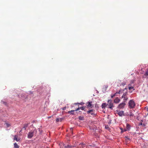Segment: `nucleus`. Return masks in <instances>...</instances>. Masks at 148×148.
I'll list each match as a JSON object with an SVG mask.
<instances>
[{
    "mask_svg": "<svg viewBox=\"0 0 148 148\" xmlns=\"http://www.w3.org/2000/svg\"><path fill=\"white\" fill-rule=\"evenodd\" d=\"M136 104L133 100H130L128 103V106L130 108L133 109L135 107Z\"/></svg>",
    "mask_w": 148,
    "mask_h": 148,
    "instance_id": "1",
    "label": "nucleus"
},
{
    "mask_svg": "<svg viewBox=\"0 0 148 148\" xmlns=\"http://www.w3.org/2000/svg\"><path fill=\"white\" fill-rule=\"evenodd\" d=\"M107 108L111 110L113 109V107H114L113 103L112 102V101L111 100H108V104H107Z\"/></svg>",
    "mask_w": 148,
    "mask_h": 148,
    "instance_id": "2",
    "label": "nucleus"
},
{
    "mask_svg": "<svg viewBox=\"0 0 148 148\" xmlns=\"http://www.w3.org/2000/svg\"><path fill=\"white\" fill-rule=\"evenodd\" d=\"M35 130L29 132L28 133L27 138H32L34 136Z\"/></svg>",
    "mask_w": 148,
    "mask_h": 148,
    "instance_id": "3",
    "label": "nucleus"
},
{
    "mask_svg": "<svg viewBox=\"0 0 148 148\" xmlns=\"http://www.w3.org/2000/svg\"><path fill=\"white\" fill-rule=\"evenodd\" d=\"M76 147V145L74 144L73 145H71V144H68L64 146V148H72Z\"/></svg>",
    "mask_w": 148,
    "mask_h": 148,
    "instance_id": "4",
    "label": "nucleus"
},
{
    "mask_svg": "<svg viewBox=\"0 0 148 148\" xmlns=\"http://www.w3.org/2000/svg\"><path fill=\"white\" fill-rule=\"evenodd\" d=\"M127 91L125 92H124L123 94V95H122V98H124V101L125 102H126V101L128 99V98L126 97V96L127 95Z\"/></svg>",
    "mask_w": 148,
    "mask_h": 148,
    "instance_id": "5",
    "label": "nucleus"
},
{
    "mask_svg": "<svg viewBox=\"0 0 148 148\" xmlns=\"http://www.w3.org/2000/svg\"><path fill=\"white\" fill-rule=\"evenodd\" d=\"M125 102L124 101L120 104L118 106V108H123L126 104L125 103Z\"/></svg>",
    "mask_w": 148,
    "mask_h": 148,
    "instance_id": "6",
    "label": "nucleus"
},
{
    "mask_svg": "<svg viewBox=\"0 0 148 148\" xmlns=\"http://www.w3.org/2000/svg\"><path fill=\"white\" fill-rule=\"evenodd\" d=\"M117 112H118V114L120 116H122L123 115L124 116L125 115L124 114V111H119L118 110H116Z\"/></svg>",
    "mask_w": 148,
    "mask_h": 148,
    "instance_id": "7",
    "label": "nucleus"
},
{
    "mask_svg": "<svg viewBox=\"0 0 148 148\" xmlns=\"http://www.w3.org/2000/svg\"><path fill=\"white\" fill-rule=\"evenodd\" d=\"M131 126L129 124L127 123L126 124V129H124V131H126L127 130H129L130 129Z\"/></svg>",
    "mask_w": 148,
    "mask_h": 148,
    "instance_id": "8",
    "label": "nucleus"
},
{
    "mask_svg": "<svg viewBox=\"0 0 148 148\" xmlns=\"http://www.w3.org/2000/svg\"><path fill=\"white\" fill-rule=\"evenodd\" d=\"M91 102H88L87 103V108H92L93 107L92 105L91 104Z\"/></svg>",
    "mask_w": 148,
    "mask_h": 148,
    "instance_id": "9",
    "label": "nucleus"
},
{
    "mask_svg": "<svg viewBox=\"0 0 148 148\" xmlns=\"http://www.w3.org/2000/svg\"><path fill=\"white\" fill-rule=\"evenodd\" d=\"M101 107L102 109H105L108 107L107 104L106 103H103L102 104Z\"/></svg>",
    "mask_w": 148,
    "mask_h": 148,
    "instance_id": "10",
    "label": "nucleus"
},
{
    "mask_svg": "<svg viewBox=\"0 0 148 148\" xmlns=\"http://www.w3.org/2000/svg\"><path fill=\"white\" fill-rule=\"evenodd\" d=\"M28 123H25L24 124V126L22 128V129H24L25 130H26L27 127H28Z\"/></svg>",
    "mask_w": 148,
    "mask_h": 148,
    "instance_id": "11",
    "label": "nucleus"
},
{
    "mask_svg": "<svg viewBox=\"0 0 148 148\" xmlns=\"http://www.w3.org/2000/svg\"><path fill=\"white\" fill-rule=\"evenodd\" d=\"M120 100L118 98H116L114 100V102L115 103H118L119 102Z\"/></svg>",
    "mask_w": 148,
    "mask_h": 148,
    "instance_id": "12",
    "label": "nucleus"
},
{
    "mask_svg": "<svg viewBox=\"0 0 148 148\" xmlns=\"http://www.w3.org/2000/svg\"><path fill=\"white\" fill-rule=\"evenodd\" d=\"M75 111V110H71V111H69L68 112V113H70V114H74V112Z\"/></svg>",
    "mask_w": 148,
    "mask_h": 148,
    "instance_id": "13",
    "label": "nucleus"
},
{
    "mask_svg": "<svg viewBox=\"0 0 148 148\" xmlns=\"http://www.w3.org/2000/svg\"><path fill=\"white\" fill-rule=\"evenodd\" d=\"M14 148H19V146L17 145L16 143H15L14 144Z\"/></svg>",
    "mask_w": 148,
    "mask_h": 148,
    "instance_id": "14",
    "label": "nucleus"
},
{
    "mask_svg": "<svg viewBox=\"0 0 148 148\" xmlns=\"http://www.w3.org/2000/svg\"><path fill=\"white\" fill-rule=\"evenodd\" d=\"M79 119L80 120L83 121L84 120V118L83 116H79Z\"/></svg>",
    "mask_w": 148,
    "mask_h": 148,
    "instance_id": "15",
    "label": "nucleus"
},
{
    "mask_svg": "<svg viewBox=\"0 0 148 148\" xmlns=\"http://www.w3.org/2000/svg\"><path fill=\"white\" fill-rule=\"evenodd\" d=\"M94 111L93 109H91L90 110L87 111V113L88 114L90 113L91 112H93Z\"/></svg>",
    "mask_w": 148,
    "mask_h": 148,
    "instance_id": "16",
    "label": "nucleus"
},
{
    "mask_svg": "<svg viewBox=\"0 0 148 148\" xmlns=\"http://www.w3.org/2000/svg\"><path fill=\"white\" fill-rule=\"evenodd\" d=\"M14 140H16L17 141H19V139H18L16 135H15L14 136Z\"/></svg>",
    "mask_w": 148,
    "mask_h": 148,
    "instance_id": "17",
    "label": "nucleus"
},
{
    "mask_svg": "<svg viewBox=\"0 0 148 148\" xmlns=\"http://www.w3.org/2000/svg\"><path fill=\"white\" fill-rule=\"evenodd\" d=\"M144 75L145 76L148 75V68L147 69V70L146 71V72L144 74Z\"/></svg>",
    "mask_w": 148,
    "mask_h": 148,
    "instance_id": "18",
    "label": "nucleus"
},
{
    "mask_svg": "<svg viewBox=\"0 0 148 148\" xmlns=\"http://www.w3.org/2000/svg\"><path fill=\"white\" fill-rule=\"evenodd\" d=\"M125 140L128 141V140H130V139L127 136H125Z\"/></svg>",
    "mask_w": 148,
    "mask_h": 148,
    "instance_id": "19",
    "label": "nucleus"
},
{
    "mask_svg": "<svg viewBox=\"0 0 148 148\" xmlns=\"http://www.w3.org/2000/svg\"><path fill=\"white\" fill-rule=\"evenodd\" d=\"M130 114L129 115V116H134V114L132 113V112H131V110H130Z\"/></svg>",
    "mask_w": 148,
    "mask_h": 148,
    "instance_id": "20",
    "label": "nucleus"
},
{
    "mask_svg": "<svg viewBox=\"0 0 148 148\" xmlns=\"http://www.w3.org/2000/svg\"><path fill=\"white\" fill-rule=\"evenodd\" d=\"M1 103L5 105H7V103L3 100L1 101Z\"/></svg>",
    "mask_w": 148,
    "mask_h": 148,
    "instance_id": "21",
    "label": "nucleus"
},
{
    "mask_svg": "<svg viewBox=\"0 0 148 148\" xmlns=\"http://www.w3.org/2000/svg\"><path fill=\"white\" fill-rule=\"evenodd\" d=\"M121 93H123V91L125 90H126V91H127V88H125L124 89H123V90H121Z\"/></svg>",
    "mask_w": 148,
    "mask_h": 148,
    "instance_id": "22",
    "label": "nucleus"
},
{
    "mask_svg": "<svg viewBox=\"0 0 148 148\" xmlns=\"http://www.w3.org/2000/svg\"><path fill=\"white\" fill-rule=\"evenodd\" d=\"M84 103L83 102H81V103H75V105H77L78 104H80L81 105H83Z\"/></svg>",
    "mask_w": 148,
    "mask_h": 148,
    "instance_id": "23",
    "label": "nucleus"
},
{
    "mask_svg": "<svg viewBox=\"0 0 148 148\" xmlns=\"http://www.w3.org/2000/svg\"><path fill=\"white\" fill-rule=\"evenodd\" d=\"M80 145H82V146L81 147L83 148L85 146V144H83V143H80Z\"/></svg>",
    "mask_w": 148,
    "mask_h": 148,
    "instance_id": "24",
    "label": "nucleus"
},
{
    "mask_svg": "<svg viewBox=\"0 0 148 148\" xmlns=\"http://www.w3.org/2000/svg\"><path fill=\"white\" fill-rule=\"evenodd\" d=\"M56 121L57 122H58L60 121H62L61 119H59V118H57L56 119Z\"/></svg>",
    "mask_w": 148,
    "mask_h": 148,
    "instance_id": "25",
    "label": "nucleus"
},
{
    "mask_svg": "<svg viewBox=\"0 0 148 148\" xmlns=\"http://www.w3.org/2000/svg\"><path fill=\"white\" fill-rule=\"evenodd\" d=\"M79 108H80V109H81L83 110H84V109H85V107L83 106L80 107Z\"/></svg>",
    "mask_w": 148,
    "mask_h": 148,
    "instance_id": "26",
    "label": "nucleus"
},
{
    "mask_svg": "<svg viewBox=\"0 0 148 148\" xmlns=\"http://www.w3.org/2000/svg\"><path fill=\"white\" fill-rule=\"evenodd\" d=\"M108 87V86L107 85H105L104 86L103 88L105 89L106 90Z\"/></svg>",
    "mask_w": 148,
    "mask_h": 148,
    "instance_id": "27",
    "label": "nucleus"
},
{
    "mask_svg": "<svg viewBox=\"0 0 148 148\" xmlns=\"http://www.w3.org/2000/svg\"><path fill=\"white\" fill-rule=\"evenodd\" d=\"M116 95V94H114L113 95H111V97L112 98H113Z\"/></svg>",
    "mask_w": 148,
    "mask_h": 148,
    "instance_id": "28",
    "label": "nucleus"
},
{
    "mask_svg": "<svg viewBox=\"0 0 148 148\" xmlns=\"http://www.w3.org/2000/svg\"><path fill=\"white\" fill-rule=\"evenodd\" d=\"M5 125H6V126L7 127H9V126H10V125L8 123H5Z\"/></svg>",
    "mask_w": 148,
    "mask_h": 148,
    "instance_id": "29",
    "label": "nucleus"
},
{
    "mask_svg": "<svg viewBox=\"0 0 148 148\" xmlns=\"http://www.w3.org/2000/svg\"><path fill=\"white\" fill-rule=\"evenodd\" d=\"M125 85V82H123L121 84V85H122L123 86H124Z\"/></svg>",
    "mask_w": 148,
    "mask_h": 148,
    "instance_id": "30",
    "label": "nucleus"
},
{
    "mask_svg": "<svg viewBox=\"0 0 148 148\" xmlns=\"http://www.w3.org/2000/svg\"><path fill=\"white\" fill-rule=\"evenodd\" d=\"M90 114L92 115H93V116H95L96 115V114L94 113V112H91V113H90Z\"/></svg>",
    "mask_w": 148,
    "mask_h": 148,
    "instance_id": "31",
    "label": "nucleus"
},
{
    "mask_svg": "<svg viewBox=\"0 0 148 148\" xmlns=\"http://www.w3.org/2000/svg\"><path fill=\"white\" fill-rule=\"evenodd\" d=\"M133 88H134V87H132V86L129 87V89L130 90L132 89H133Z\"/></svg>",
    "mask_w": 148,
    "mask_h": 148,
    "instance_id": "32",
    "label": "nucleus"
},
{
    "mask_svg": "<svg viewBox=\"0 0 148 148\" xmlns=\"http://www.w3.org/2000/svg\"><path fill=\"white\" fill-rule=\"evenodd\" d=\"M66 107H64L63 108H62V110H64L66 109Z\"/></svg>",
    "mask_w": 148,
    "mask_h": 148,
    "instance_id": "33",
    "label": "nucleus"
},
{
    "mask_svg": "<svg viewBox=\"0 0 148 148\" xmlns=\"http://www.w3.org/2000/svg\"><path fill=\"white\" fill-rule=\"evenodd\" d=\"M80 109L79 107H78V108H77V109H76L75 110V111H77V110H79Z\"/></svg>",
    "mask_w": 148,
    "mask_h": 148,
    "instance_id": "34",
    "label": "nucleus"
},
{
    "mask_svg": "<svg viewBox=\"0 0 148 148\" xmlns=\"http://www.w3.org/2000/svg\"><path fill=\"white\" fill-rule=\"evenodd\" d=\"M121 90H119V91L118 92V93L119 94H120L121 93Z\"/></svg>",
    "mask_w": 148,
    "mask_h": 148,
    "instance_id": "35",
    "label": "nucleus"
},
{
    "mask_svg": "<svg viewBox=\"0 0 148 148\" xmlns=\"http://www.w3.org/2000/svg\"><path fill=\"white\" fill-rule=\"evenodd\" d=\"M109 128L108 126L107 125V126H105V128L106 129H108V128Z\"/></svg>",
    "mask_w": 148,
    "mask_h": 148,
    "instance_id": "36",
    "label": "nucleus"
},
{
    "mask_svg": "<svg viewBox=\"0 0 148 148\" xmlns=\"http://www.w3.org/2000/svg\"><path fill=\"white\" fill-rule=\"evenodd\" d=\"M121 132H123L124 131V130H123V129L122 128H121Z\"/></svg>",
    "mask_w": 148,
    "mask_h": 148,
    "instance_id": "37",
    "label": "nucleus"
},
{
    "mask_svg": "<svg viewBox=\"0 0 148 148\" xmlns=\"http://www.w3.org/2000/svg\"><path fill=\"white\" fill-rule=\"evenodd\" d=\"M23 130V129H21V130L20 131V132H19V133H21V132H22V130Z\"/></svg>",
    "mask_w": 148,
    "mask_h": 148,
    "instance_id": "38",
    "label": "nucleus"
},
{
    "mask_svg": "<svg viewBox=\"0 0 148 148\" xmlns=\"http://www.w3.org/2000/svg\"><path fill=\"white\" fill-rule=\"evenodd\" d=\"M111 120H110L109 123H111Z\"/></svg>",
    "mask_w": 148,
    "mask_h": 148,
    "instance_id": "39",
    "label": "nucleus"
},
{
    "mask_svg": "<svg viewBox=\"0 0 148 148\" xmlns=\"http://www.w3.org/2000/svg\"><path fill=\"white\" fill-rule=\"evenodd\" d=\"M129 115H130L128 113H127V114H126V115H127V116H128Z\"/></svg>",
    "mask_w": 148,
    "mask_h": 148,
    "instance_id": "40",
    "label": "nucleus"
},
{
    "mask_svg": "<svg viewBox=\"0 0 148 148\" xmlns=\"http://www.w3.org/2000/svg\"><path fill=\"white\" fill-rule=\"evenodd\" d=\"M140 125H142V123H140Z\"/></svg>",
    "mask_w": 148,
    "mask_h": 148,
    "instance_id": "41",
    "label": "nucleus"
},
{
    "mask_svg": "<svg viewBox=\"0 0 148 148\" xmlns=\"http://www.w3.org/2000/svg\"><path fill=\"white\" fill-rule=\"evenodd\" d=\"M115 94H116H116H118V92H116L115 93Z\"/></svg>",
    "mask_w": 148,
    "mask_h": 148,
    "instance_id": "42",
    "label": "nucleus"
},
{
    "mask_svg": "<svg viewBox=\"0 0 148 148\" xmlns=\"http://www.w3.org/2000/svg\"><path fill=\"white\" fill-rule=\"evenodd\" d=\"M30 92L31 93H32V92H31V91H30Z\"/></svg>",
    "mask_w": 148,
    "mask_h": 148,
    "instance_id": "43",
    "label": "nucleus"
},
{
    "mask_svg": "<svg viewBox=\"0 0 148 148\" xmlns=\"http://www.w3.org/2000/svg\"><path fill=\"white\" fill-rule=\"evenodd\" d=\"M89 146L91 147V145H89Z\"/></svg>",
    "mask_w": 148,
    "mask_h": 148,
    "instance_id": "44",
    "label": "nucleus"
},
{
    "mask_svg": "<svg viewBox=\"0 0 148 148\" xmlns=\"http://www.w3.org/2000/svg\"><path fill=\"white\" fill-rule=\"evenodd\" d=\"M72 129V128H71V129Z\"/></svg>",
    "mask_w": 148,
    "mask_h": 148,
    "instance_id": "45",
    "label": "nucleus"
}]
</instances>
